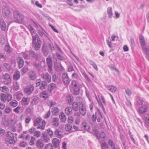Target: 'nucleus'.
Segmentation results:
<instances>
[{"label":"nucleus","instance_id":"nucleus-1","mask_svg":"<svg viewBox=\"0 0 149 149\" xmlns=\"http://www.w3.org/2000/svg\"><path fill=\"white\" fill-rule=\"evenodd\" d=\"M42 121V119L40 118H38L34 120L33 121V125L37 126L38 125L37 127L38 129H40L42 130L44 129L45 126L46 125V122L44 120H43L42 122L40 124Z\"/></svg>","mask_w":149,"mask_h":149},{"label":"nucleus","instance_id":"nucleus-2","mask_svg":"<svg viewBox=\"0 0 149 149\" xmlns=\"http://www.w3.org/2000/svg\"><path fill=\"white\" fill-rule=\"evenodd\" d=\"M14 22H19L20 21H23L24 20V16L17 10H15L13 12Z\"/></svg>","mask_w":149,"mask_h":149},{"label":"nucleus","instance_id":"nucleus-3","mask_svg":"<svg viewBox=\"0 0 149 149\" xmlns=\"http://www.w3.org/2000/svg\"><path fill=\"white\" fill-rule=\"evenodd\" d=\"M0 99L1 101L4 102H6V101L9 102L12 100V96L9 93H7L6 94L2 93L0 95Z\"/></svg>","mask_w":149,"mask_h":149},{"label":"nucleus","instance_id":"nucleus-4","mask_svg":"<svg viewBox=\"0 0 149 149\" xmlns=\"http://www.w3.org/2000/svg\"><path fill=\"white\" fill-rule=\"evenodd\" d=\"M47 65L48 68V71L51 74H52V58L50 56H48L46 59Z\"/></svg>","mask_w":149,"mask_h":149},{"label":"nucleus","instance_id":"nucleus-5","mask_svg":"<svg viewBox=\"0 0 149 149\" xmlns=\"http://www.w3.org/2000/svg\"><path fill=\"white\" fill-rule=\"evenodd\" d=\"M41 77L43 79V81H46L48 83H49L51 81V76L47 72H45L41 74Z\"/></svg>","mask_w":149,"mask_h":149},{"label":"nucleus","instance_id":"nucleus-6","mask_svg":"<svg viewBox=\"0 0 149 149\" xmlns=\"http://www.w3.org/2000/svg\"><path fill=\"white\" fill-rule=\"evenodd\" d=\"M34 89V86L33 85L30 84L24 88V91L26 94L29 95L32 92Z\"/></svg>","mask_w":149,"mask_h":149},{"label":"nucleus","instance_id":"nucleus-7","mask_svg":"<svg viewBox=\"0 0 149 149\" xmlns=\"http://www.w3.org/2000/svg\"><path fill=\"white\" fill-rule=\"evenodd\" d=\"M62 80L65 85L68 86V85L70 80L67 74L65 73L63 74Z\"/></svg>","mask_w":149,"mask_h":149},{"label":"nucleus","instance_id":"nucleus-8","mask_svg":"<svg viewBox=\"0 0 149 149\" xmlns=\"http://www.w3.org/2000/svg\"><path fill=\"white\" fill-rule=\"evenodd\" d=\"M29 54L30 56L38 60L40 59L41 56L40 53H36L32 50H30L29 51Z\"/></svg>","mask_w":149,"mask_h":149},{"label":"nucleus","instance_id":"nucleus-9","mask_svg":"<svg viewBox=\"0 0 149 149\" xmlns=\"http://www.w3.org/2000/svg\"><path fill=\"white\" fill-rule=\"evenodd\" d=\"M54 135L58 138H61L63 136V132L59 129H57L55 130Z\"/></svg>","mask_w":149,"mask_h":149},{"label":"nucleus","instance_id":"nucleus-10","mask_svg":"<svg viewBox=\"0 0 149 149\" xmlns=\"http://www.w3.org/2000/svg\"><path fill=\"white\" fill-rule=\"evenodd\" d=\"M4 78L5 80L3 82L6 85H9L11 82V79L9 75L8 74H6L4 75Z\"/></svg>","mask_w":149,"mask_h":149},{"label":"nucleus","instance_id":"nucleus-11","mask_svg":"<svg viewBox=\"0 0 149 149\" xmlns=\"http://www.w3.org/2000/svg\"><path fill=\"white\" fill-rule=\"evenodd\" d=\"M41 43L40 40H38L36 42H32V45L35 50H38L40 47Z\"/></svg>","mask_w":149,"mask_h":149},{"label":"nucleus","instance_id":"nucleus-12","mask_svg":"<svg viewBox=\"0 0 149 149\" xmlns=\"http://www.w3.org/2000/svg\"><path fill=\"white\" fill-rule=\"evenodd\" d=\"M3 13L7 16H9L11 15V12L10 8L8 7L4 6L2 9Z\"/></svg>","mask_w":149,"mask_h":149},{"label":"nucleus","instance_id":"nucleus-13","mask_svg":"<svg viewBox=\"0 0 149 149\" xmlns=\"http://www.w3.org/2000/svg\"><path fill=\"white\" fill-rule=\"evenodd\" d=\"M29 77L31 79L34 80L36 78V72L34 71L31 70L28 73Z\"/></svg>","mask_w":149,"mask_h":149},{"label":"nucleus","instance_id":"nucleus-14","mask_svg":"<svg viewBox=\"0 0 149 149\" xmlns=\"http://www.w3.org/2000/svg\"><path fill=\"white\" fill-rule=\"evenodd\" d=\"M42 50L44 56H47L49 54V50L48 49L47 46L45 45H43L42 48Z\"/></svg>","mask_w":149,"mask_h":149},{"label":"nucleus","instance_id":"nucleus-15","mask_svg":"<svg viewBox=\"0 0 149 149\" xmlns=\"http://www.w3.org/2000/svg\"><path fill=\"white\" fill-rule=\"evenodd\" d=\"M79 107L80 113L83 116H84L86 113L85 106L82 104L81 103L79 105Z\"/></svg>","mask_w":149,"mask_h":149},{"label":"nucleus","instance_id":"nucleus-16","mask_svg":"<svg viewBox=\"0 0 149 149\" xmlns=\"http://www.w3.org/2000/svg\"><path fill=\"white\" fill-rule=\"evenodd\" d=\"M17 60L19 68H22L24 64V61L22 58L21 57H19L17 58Z\"/></svg>","mask_w":149,"mask_h":149},{"label":"nucleus","instance_id":"nucleus-17","mask_svg":"<svg viewBox=\"0 0 149 149\" xmlns=\"http://www.w3.org/2000/svg\"><path fill=\"white\" fill-rule=\"evenodd\" d=\"M30 100L29 98L24 97L21 100V104L23 105H27L29 103Z\"/></svg>","mask_w":149,"mask_h":149},{"label":"nucleus","instance_id":"nucleus-18","mask_svg":"<svg viewBox=\"0 0 149 149\" xmlns=\"http://www.w3.org/2000/svg\"><path fill=\"white\" fill-rule=\"evenodd\" d=\"M72 93L74 95H78L79 93V89L78 87L70 89Z\"/></svg>","mask_w":149,"mask_h":149},{"label":"nucleus","instance_id":"nucleus-19","mask_svg":"<svg viewBox=\"0 0 149 149\" xmlns=\"http://www.w3.org/2000/svg\"><path fill=\"white\" fill-rule=\"evenodd\" d=\"M148 108L146 106H143L141 107L139 109V113L141 114H143L146 112Z\"/></svg>","mask_w":149,"mask_h":149},{"label":"nucleus","instance_id":"nucleus-20","mask_svg":"<svg viewBox=\"0 0 149 149\" xmlns=\"http://www.w3.org/2000/svg\"><path fill=\"white\" fill-rule=\"evenodd\" d=\"M139 40L142 48L143 50H144V48L145 47L146 43L143 36H139Z\"/></svg>","mask_w":149,"mask_h":149},{"label":"nucleus","instance_id":"nucleus-21","mask_svg":"<svg viewBox=\"0 0 149 149\" xmlns=\"http://www.w3.org/2000/svg\"><path fill=\"white\" fill-rule=\"evenodd\" d=\"M59 118L61 122H64L66 120V116L63 112L60 113Z\"/></svg>","mask_w":149,"mask_h":149},{"label":"nucleus","instance_id":"nucleus-22","mask_svg":"<svg viewBox=\"0 0 149 149\" xmlns=\"http://www.w3.org/2000/svg\"><path fill=\"white\" fill-rule=\"evenodd\" d=\"M105 87L107 88L108 90L113 93H115L117 89L116 87L110 85L106 86Z\"/></svg>","mask_w":149,"mask_h":149},{"label":"nucleus","instance_id":"nucleus-23","mask_svg":"<svg viewBox=\"0 0 149 149\" xmlns=\"http://www.w3.org/2000/svg\"><path fill=\"white\" fill-rule=\"evenodd\" d=\"M0 24L1 30L3 31H5L6 27V25L3 19H0Z\"/></svg>","mask_w":149,"mask_h":149},{"label":"nucleus","instance_id":"nucleus-24","mask_svg":"<svg viewBox=\"0 0 149 149\" xmlns=\"http://www.w3.org/2000/svg\"><path fill=\"white\" fill-rule=\"evenodd\" d=\"M52 125L53 126H57L59 125V120L58 118H53Z\"/></svg>","mask_w":149,"mask_h":149},{"label":"nucleus","instance_id":"nucleus-25","mask_svg":"<svg viewBox=\"0 0 149 149\" xmlns=\"http://www.w3.org/2000/svg\"><path fill=\"white\" fill-rule=\"evenodd\" d=\"M42 140L45 142H48L49 139V138L46 132H44L42 134Z\"/></svg>","mask_w":149,"mask_h":149},{"label":"nucleus","instance_id":"nucleus-26","mask_svg":"<svg viewBox=\"0 0 149 149\" xmlns=\"http://www.w3.org/2000/svg\"><path fill=\"white\" fill-rule=\"evenodd\" d=\"M20 77V72L19 71H16L13 74V79L15 80H17L19 79Z\"/></svg>","mask_w":149,"mask_h":149},{"label":"nucleus","instance_id":"nucleus-27","mask_svg":"<svg viewBox=\"0 0 149 149\" xmlns=\"http://www.w3.org/2000/svg\"><path fill=\"white\" fill-rule=\"evenodd\" d=\"M59 110L56 107L52 108V114L55 116H57L59 114Z\"/></svg>","mask_w":149,"mask_h":149},{"label":"nucleus","instance_id":"nucleus-28","mask_svg":"<svg viewBox=\"0 0 149 149\" xmlns=\"http://www.w3.org/2000/svg\"><path fill=\"white\" fill-rule=\"evenodd\" d=\"M72 109L74 111H78L79 108L78 104L76 102H74L72 106Z\"/></svg>","mask_w":149,"mask_h":149},{"label":"nucleus","instance_id":"nucleus-29","mask_svg":"<svg viewBox=\"0 0 149 149\" xmlns=\"http://www.w3.org/2000/svg\"><path fill=\"white\" fill-rule=\"evenodd\" d=\"M52 143L54 147L57 148L59 145V142L58 139L55 138L53 139L52 140Z\"/></svg>","mask_w":149,"mask_h":149},{"label":"nucleus","instance_id":"nucleus-30","mask_svg":"<svg viewBox=\"0 0 149 149\" xmlns=\"http://www.w3.org/2000/svg\"><path fill=\"white\" fill-rule=\"evenodd\" d=\"M78 83L76 80H72L71 82L70 89L78 87Z\"/></svg>","mask_w":149,"mask_h":149},{"label":"nucleus","instance_id":"nucleus-31","mask_svg":"<svg viewBox=\"0 0 149 149\" xmlns=\"http://www.w3.org/2000/svg\"><path fill=\"white\" fill-rule=\"evenodd\" d=\"M47 82L46 81H42L41 84V85L40 86V88L41 90H43L45 89L46 87L47 86Z\"/></svg>","mask_w":149,"mask_h":149},{"label":"nucleus","instance_id":"nucleus-32","mask_svg":"<svg viewBox=\"0 0 149 149\" xmlns=\"http://www.w3.org/2000/svg\"><path fill=\"white\" fill-rule=\"evenodd\" d=\"M18 104L17 101L15 100H13L9 103V105L13 107H16Z\"/></svg>","mask_w":149,"mask_h":149},{"label":"nucleus","instance_id":"nucleus-33","mask_svg":"<svg viewBox=\"0 0 149 149\" xmlns=\"http://www.w3.org/2000/svg\"><path fill=\"white\" fill-rule=\"evenodd\" d=\"M145 127L149 130V117L148 116L145 117Z\"/></svg>","mask_w":149,"mask_h":149},{"label":"nucleus","instance_id":"nucleus-34","mask_svg":"<svg viewBox=\"0 0 149 149\" xmlns=\"http://www.w3.org/2000/svg\"><path fill=\"white\" fill-rule=\"evenodd\" d=\"M107 13L109 15L108 17L109 18H111L113 15V13L112 11V8H108L107 10Z\"/></svg>","mask_w":149,"mask_h":149},{"label":"nucleus","instance_id":"nucleus-35","mask_svg":"<svg viewBox=\"0 0 149 149\" xmlns=\"http://www.w3.org/2000/svg\"><path fill=\"white\" fill-rule=\"evenodd\" d=\"M33 65L34 68L38 70H40L41 68V64L37 62H35L33 64Z\"/></svg>","mask_w":149,"mask_h":149},{"label":"nucleus","instance_id":"nucleus-36","mask_svg":"<svg viewBox=\"0 0 149 149\" xmlns=\"http://www.w3.org/2000/svg\"><path fill=\"white\" fill-rule=\"evenodd\" d=\"M97 138L98 139H99L101 138H102L103 139L102 140V141H104V139L105 138V135L104 132H102L99 133L98 135L97 136Z\"/></svg>","mask_w":149,"mask_h":149},{"label":"nucleus","instance_id":"nucleus-37","mask_svg":"<svg viewBox=\"0 0 149 149\" xmlns=\"http://www.w3.org/2000/svg\"><path fill=\"white\" fill-rule=\"evenodd\" d=\"M72 129V125L67 124L65 125V129L66 131L69 132Z\"/></svg>","mask_w":149,"mask_h":149},{"label":"nucleus","instance_id":"nucleus-38","mask_svg":"<svg viewBox=\"0 0 149 149\" xmlns=\"http://www.w3.org/2000/svg\"><path fill=\"white\" fill-rule=\"evenodd\" d=\"M72 95L71 94H70L67 96L66 97L67 100L68 101V103L70 104H72L73 102V101L72 99Z\"/></svg>","mask_w":149,"mask_h":149},{"label":"nucleus","instance_id":"nucleus-39","mask_svg":"<svg viewBox=\"0 0 149 149\" xmlns=\"http://www.w3.org/2000/svg\"><path fill=\"white\" fill-rule=\"evenodd\" d=\"M44 146V143L40 140L38 141L36 143V146L39 148H41L43 147Z\"/></svg>","mask_w":149,"mask_h":149},{"label":"nucleus","instance_id":"nucleus-40","mask_svg":"<svg viewBox=\"0 0 149 149\" xmlns=\"http://www.w3.org/2000/svg\"><path fill=\"white\" fill-rule=\"evenodd\" d=\"M72 109L70 107H67L65 109V111L67 115L69 116L70 114L72 113Z\"/></svg>","mask_w":149,"mask_h":149},{"label":"nucleus","instance_id":"nucleus-41","mask_svg":"<svg viewBox=\"0 0 149 149\" xmlns=\"http://www.w3.org/2000/svg\"><path fill=\"white\" fill-rule=\"evenodd\" d=\"M82 125L83 128L86 130L88 131L90 130V127L86 123H83Z\"/></svg>","mask_w":149,"mask_h":149},{"label":"nucleus","instance_id":"nucleus-42","mask_svg":"<svg viewBox=\"0 0 149 149\" xmlns=\"http://www.w3.org/2000/svg\"><path fill=\"white\" fill-rule=\"evenodd\" d=\"M143 50L145 51L148 58H149V46H145Z\"/></svg>","mask_w":149,"mask_h":149},{"label":"nucleus","instance_id":"nucleus-43","mask_svg":"<svg viewBox=\"0 0 149 149\" xmlns=\"http://www.w3.org/2000/svg\"><path fill=\"white\" fill-rule=\"evenodd\" d=\"M32 42H36L38 40H40L37 34H36L35 36L32 35Z\"/></svg>","mask_w":149,"mask_h":149},{"label":"nucleus","instance_id":"nucleus-44","mask_svg":"<svg viewBox=\"0 0 149 149\" xmlns=\"http://www.w3.org/2000/svg\"><path fill=\"white\" fill-rule=\"evenodd\" d=\"M6 135L7 137H9L10 138H15L13 133L10 131H8Z\"/></svg>","mask_w":149,"mask_h":149},{"label":"nucleus","instance_id":"nucleus-45","mask_svg":"<svg viewBox=\"0 0 149 149\" xmlns=\"http://www.w3.org/2000/svg\"><path fill=\"white\" fill-rule=\"evenodd\" d=\"M0 89L1 91L5 93H6L9 91L8 88L6 86H4L0 88Z\"/></svg>","mask_w":149,"mask_h":149},{"label":"nucleus","instance_id":"nucleus-46","mask_svg":"<svg viewBox=\"0 0 149 149\" xmlns=\"http://www.w3.org/2000/svg\"><path fill=\"white\" fill-rule=\"evenodd\" d=\"M56 85L53 83H52L49 84V88H50V91H51L53 89L56 88Z\"/></svg>","mask_w":149,"mask_h":149},{"label":"nucleus","instance_id":"nucleus-47","mask_svg":"<svg viewBox=\"0 0 149 149\" xmlns=\"http://www.w3.org/2000/svg\"><path fill=\"white\" fill-rule=\"evenodd\" d=\"M5 49L6 52L8 53H11V48L9 45H6L5 47Z\"/></svg>","mask_w":149,"mask_h":149},{"label":"nucleus","instance_id":"nucleus-48","mask_svg":"<svg viewBox=\"0 0 149 149\" xmlns=\"http://www.w3.org/2000/svg\"><path fill=\"white\" fill-rule=\"evenodd\" d=\"M136 101L138 104L139 105H141L143 104V101L142 99L140 97H138L136 99Z\"/></svg>","mask_w":149,"mask_h":149},{"label":"nucleus","instance_id":"nucleus-49","mask_svg":"<svg viewBox=\"0 0 149 149\" xmlns=\"http://www.w3.org/2000/svg\"><path fill=\"white\" fill-rule=\"evenodd\" d=\"M14 88L16 91L18 90L19 88V83L16 81L13 84Z\"/></svg>","mask_w":149,"mask_h":149},{"label":"nucleus","instance_id":"nucleus-50","mask_svg":"<svg viewBox=\"0 0 149 149\" xmlns=\"http://www.w3.org/2000/svg\"><path fill=\"white\" fill-rule=\"evenodd\" d=\"M47 132L48 134L51 137L53 136L54 134L53 132L51 130L50 128L48 129L47 130Z\"/></svg>","mask_w":149,"mask_h":149},{"label":"nucleus","instance_id":"nucleus-51","mask_svg":"<svg viewBox=\"0 0 149 149\" xmlns=\"http://www.w3.org/2000/svg\"><path fill=\"white\" fill-rule=\"evenodd\" d=\"M21 109V107L19 106H18L16 108L13 109V111L17 114H18L19 113Z\"/></svg>","mask_w":149,"mask_h":149},{"label":"nucleus","instance_id":"nucleus-52","mask_svg":"<svg viewBox=\"0 0 149 149\" xmlns=\"http://www.w3.org/2000/svg\"><path fill=\"white\" fill-rule=\"evenodd\" d=\"M102 149H108V146L107 143L105 142L102 143Z\"/></svg>","mask_w":149,"mask_h":149},{"label":"nucleus","instance_id":"nucleus-53","mask_svg":"<svg viewBox=\"0 0 149 149\" xmlns=\"http://www.w3.org/2000/svg\"><path fill=\"white\" fill-rule=\"evenodd\" d=\"M53 147L51 143H49L47 144L45 147V149H53Z\"/></svg>","mask_w":149,"mask_h":149},{"label":"nucleus","instance_id":"nucleus-54","mask_svg":"<svg viewBox=\"0 0 149 149\" xmlns=\"http://www.w3.org/2000/svg\"><path fill=\"white\" fill-rule=\"evenodd\" d=\"M14 138H10V139L8 140V139H6V141L10 143H13L15 142V141L14 139Z\"/></svg>","mask_w":149,"mask_h":149},{"label":"nucleus","instance_id":"nucleus-55","mask_svg":"<svg viewBox=\"0 0 149 149\" xmlns=\"http://www.w3.org/2000/svg\"><path fill=\"white\" fill-rule=\"evenodd\" d=\"M41 80L40 79H37L36 81V86L38 87L41 85Z\"/></svg>","mask_w":149,"mask_h":149},{"label":"nucleus","instance_id":"nucleus-56","mask_svg":"<svg viewBox=\"0 0 149 149\" xmlns=\"http://www.w3.org/2000/svg\"><path fill=\"white\" fill-rule=\"evenodd\" d=\"M108 142L109 144L110 145L112 148L115 146V144L111 140L109 139L108 141Z\"/></svg>","mask_w":149,"mask_h":149},{"label":"nucleus","instance_id":"nucleus-57","mask_svg":"<svg viewBox=\"0 0 149 149\" xmlns=\"http://www.w3.org/2000/svg\"><path fill=\"white\" fill-rule=\"evenodd\" d=\"M8 129L13 132H15L16 130V128H15V127L14 126L13 127L11 126H9L8 127Z\"/></svg>","mask_w":149,"mask_h":149},{"label":"nucleus","instance_id":"nucleus-58","mask_svg":"<svg viewBox=\"0 0 149 149\" xmlns=\"http://www.w3.org/2000/svg\"><path fill=\"white\" fill-rule=\"evenodd\" d=\"M50 110H49L47 113L46 114H45L44 116V117L45 118H48L49 116L50 115Z\"/></svg>","mask_w":149,"mask_h":149},{"label":"nucleus","instance_id":"nucleus-59","mask_svg":"<svg viewBox=\"0 0 149 149\" xmlns=\"http://www.w3.org/2000/svg\"><path fill=\"white\" fill-rule=\"evenodd\" d=\"M48 47L52 51L55 49V48L53 45H51L50 43L48 44Z\"/></svg>","mask_w":149,"mask_h":149},{"label":"nucleus","instance_id":"nucleus-60","mask_svg":"<svg viewBox=\"0 0 149 149\" xmlns=\"http://www.w3.org/2000/svg\"><path fill=\"white\" fill-rule=\"evenodd\" d=\"M12 111L11 109L9 107L6 108L5 109V112L6 113H9Z\"/></svg>","mask_w":149,"mask_h":149},{"label":"nucleus","instance_id":"nucleus-61","mask_svg":"<svg viewBox=\"0 0 149 149\" xmlns=\"http://www.w3.org/2000/svg\"><path fill=\"white\" fill-rule=\"evenodd\" d=\"M73 121V118L72 116H70L68 118V122L70 123H72Z\"/></svg>","mask_w":149,"mask_h":149},{"label":"nucleus","instance_id":"nucleus-62","mask_svg":"<svg viewBox=\"0 0 149 149\" xmlns=\"http://www.w3.org/2000/svg\"><path fill=\"white\" fill-rule=\"evenodd\" d=\"M38 98L37 97L34 98L31 102V103L32 104V105H34L35 104Z\"/></svg>","mask_w":149,"mask_h":149},{"label":"nucleus","instance_id":"nucleus-63","mask_svg":"<svg viewBox=\"0 0 149 149\" xmlns=\"http://www.w3.org/2000/svg\"><path fill=\"white\" fill-rule=\"evenodd\" d=\"M34 136L37 137H39L40 136V132L38 131H36L34 134Z\"/></svg>","mask_w":149,"mask_h":149},{"label":"nucleus","instance_id":"nucleus-64","mask_svg":"<svg viewBox=\"0 0 149 149\" xmlns=\"http://www.w3.org/2000/svg\"><path fill=\"white\" fill-rule=\"evenodd\" d=\"M22 56L25 59H27L29 57L28 54L26 52L22 53Z\"/></svg>","mask_w":149,"mask_h":149}]
</instances>
